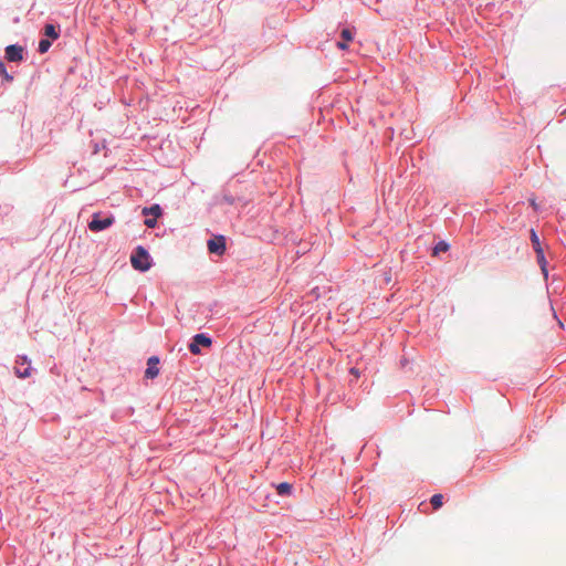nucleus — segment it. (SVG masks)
Here are the masks:
<instances>
[{"mask_svg":"<svg viewBox=\"0 0 566 566\" xmlns=\"http://www.w3.org/2000/svg\"><path fill=\"white\" fill-rule=\"evenodd\" d=\"M130 264L134 270L145 273L154 265V260L148 249L144 245H136L130 253Z\"/></svg>","mask_w":566,"mask_h":566,"instance_id":"obj_1","label":"nucleus"},{"mask_svg":"<svg viewBox=\"0 0 566 566\" xmlns=\"http://www.w3.org/2000/svg\"><path fill=\"white\" fill-rule=\"evenodd\" d=\"M530 240L532 243V248L536 254V262L541 269V272H542L545 281H547V279H548V261L545 256V252L542 247L539 235L534 228L530 229Z\"/></svg>","mask_w":566,"mask_h":566,"instance_id":"obj_2","label":"nucleus"},{"mask_svg":"<svg viewBox=\"0 0 566 566\" xmlns=\"http://www.w3.org/2000/svg\"><path fill=\"white\" fill-rule=\"evenodd\" d=\"M115 223V216L107 211H97L91 216L88 221V229L92 232H102L111 228Z\"/></svg>","mask_w":566,"mask_h":566,"instance_id":"obj_3","label":"nucleus"},{"mask_svg":"<svg viewBox=\"0 0 566 566\" xmlns=\"http://www.w3.org/2000/svg\"><path fill=\"white\" fill-rule=\"evenodd\" d=\"M213 344V338L208 333H198L195 334L189 343L188 349L192 355H201L202 348H210Z\"/></svg>","mask_w":566,"mask_h":566,"instance_id":"obj_4","label":"nucleus"},{"mask_svg":"<svg viewBox=\"0 0 566 566\" xmlns=\"http://www.w3.org/2000/svg\"><path fill=\"white\" fill-rule=\"evenodd\" d=\"M207 250L210 255L223 256L227 252V237L220 233H212L207 240Z\"/></svg>","mask_w":566,"mask_h":566,"instance_id":"obj_5","label":"nucleus"},{"mask_svg":"<svg viewBox=\"0 0 566 566\" xmlns=\"http://www.w3.org/2000/svg\"><path fill=\"white\" fill-rule=\"evenodd\" d=\"M31 359L27 355H18L14 365V375L20 379H27L32 374Z\"/></svg>","mask_w":566,"mask_h":566,"instance_id":"obj_6","label":"nucleus"},{"mask_svg":"<svg viewBox=\"0 0 566 566\" xmlns=\"http://www.w3.org/2000/svg\"><path fill=\"white\" fill-rule=\"evenodd\" d=\"M25 48L19 43L9 44L4 49V59L11 63H22L25 60Z\"/></svg>","mask_w":566,"mask_h":566,"instance_id":"obj_7","label":"nucleus"},{"mask_svg":"<svg viewBox=\"0 0 566 566\" xmlns=\"http://www.w3.org/2000/svg\"><path fill=\"white\" fill-rule=\"evenodd\" d=\"M159 365H160L159 356L153 355V356L148 357L147 367L144 373V378L150 379V380L157 378L160 374Z\"/></svg>","mask_w":566,"mask_h":566,"instance_id":"obj_8","label":"nucleus"},{"mask_svg":"<svg viewBox=\"0 0 566 566\" xmlns=\"http://www.w3.org/2000/svg\"><path fill=\"white\" fill-rule=\"evenodd\" d=\"M40 33L42 36L54 42L61 35V25L57 22H46Z\"/></svg>","mask_w":566,"mask_h":566,"instance_id":"obj_9","label":"nucleus"},{"mask_svg":"<svg viewBox=\"0 0 566 566\" xmlns=\"http://www.w3.org/2000/svg\"><path fill=\"white\" fill-rule=\"evenodd\" d=\"M272 486L275 489L276 494L281 497H289L294 493L293 484L286 481L272 483Z\"/></svg>","mask_w":566,"mask_h":566,"instance_id":"obj_10","label":"nucleus"},{"mask_svg":"<svg viewBox=\"0 0 566 566\" xmlns=\"http://www.w3.org/2000/svg\"><path fill=\"white\" fill-rule=\"evenodd\" d=\"M142 214L144 217L159 218L164 214V209L159 203H153L150 206L144 207L142 210Z\"/></svg>","mask_w":566,"mask_h":566,"instance_id":"obj_11","label":"nucleus"},{"mask_svg":"<svg viewBox=\"0 0 566 566\" xmlns=\"http://www.w3.org/2000/svg\"><path fill=\"white\" fill-rule=\"evenodd\" d=\"M450 247L451 245L449 242L440 240L433 245L432 255H439L440 253H444L450 250Z\"/></svg>","mask_w":566,"mask_h":566,"instance_id":"obj_12","label":"nucleus"},{"mask_svg":"<svg viewBox=\"0 0 566 566\" xmlns=\"http://www.w3.org/2000/svg\"><path fill=\"white\" fill-rule=\"evenodd\" d=\"M52 43H53V41L41 35V39H40L39 45H38V52L40 54L46 53L50 50V48L52 46Z\"/></svg>","mask_w":566,"mask_h":566,"instance_id":"obj_13","label":"nucleus"},{"mask_svg":"<svg viewBox=\"0 0 566 566\" xmlns=\"http://www.w3.org/2000/svg\"><path fill=\"white\" fill-rule=\"evenodd\" d=\"M0 76H2V81L6 83H11L14 78L13 75L7 71V66L1 59H0Z\"/></svg>","mask_w":566,"mask_h":566,"instance_id":"obj_14","label":"nucleus"},{"mask_svg":"<svg viewBox=\"0 0 566 566\" xmlns=\"http://www.w3.org/2000/svg\"><path fill=\"white\" fill-rule=\"evenodd\" d=\"M430 504L434 510H439L443 505V495L436 493L430 497Z\"/></svg>","mask_w":566,"mask_h":566,"instance_id":"obj_15","label":"nucleus"},{"mask_svg":"<svg viewBox=\"0 0 566 566\" xmlns=\"http://www.w3.org/2000/svg\"><path fill=\"white\" fill-rule=\"evenodd\" d=\"M355 32L349 28H344L340 32L342 40L350 42L354 40Z\"/></svg>","mask_w":566,"mask_h":566,"instance_id":"obj_16","label":"nucleus"},{"mask_svg":"<svg viewBox=\"0 0 566 566\" xmlns=\"http://www.w3.org/2000/svg\"><path fill=\"white\" fill-rule=\"evenodd\" d=\"M158 218H154V217H145V220H144V224L149 228V229H154L157 227L158 224V221H157Z\"/></svg>","mask_w":566,"mask_h":566,"instance_id":"obj_17","label":"nucleus"},{"mask_svg":"<svg viewBox=\"0 0 566 566\" xmlns=\"http://www.w3.org/2000/svg\"><path fill=\"white\" fill-rule=\"evenodd\" d=\"M222 201L229 206H232L235 203V197L231 193H224L222 196Z\"/></svg>","mask_w":566,"mask_h":566,"instance_id":"obj_18","label":"nucleus"},{"mask_svg":"<svg viewBox=\"0 0 566 566\" xmlns=\"http://www.w3.org/2000/svg\"><path fill=\"white\" fill-rule=\"evenodd\" d=\"M11 210H12V206H10V205L0 206L1 214H8Z\"/></svg>","mask_w":566,"mask_h":566,"instance_id":"obj_19","label":"nucleus"},{"mask_svg":"<svg viewBox=\"0 0 566 566\" xmlns=\"http://www.w3.org/2000/svg\"><path fill=\"white\" fill-rule=\"evenodd\" d=\"M349 374L353 375L356 379L359 378V376H360V371L356 367H350L349 368Z\"/></svg>","mask_w":566,"mask_h":566,"instance_id":"obj_20","label":"nucleus"},{"mask_svg":"<svg viewBox=\"0 0 566 566\" xmlns=\"http://www.w3.org/2000/svg\"><path fill=\"white\" fill-rule=\"evenodd\" d=\"M337 46L340 49V50H346L348 48V42L342 40L339 42H337Z\"/></svg>","mask_w":566,"mask_h":566,"instance_id":"obj_21","label":"nucleus"},{"mask_svg":"<svg viewBox=\"0 0 566 566\" xmlns=\"http://www.w3.org/2000/svg\"><path fill=\"white\" fill-rule=\"evenodd\" d=\"M551 307H552V311H553V315H554V317H555V318L557 319V322H558V325H559L560 327H564V324H563V322L558 318V316H557V314H556V312H555L554 307H553V306H551Z\"/></svg>","mask_w":566,"mask_h":566,"instance_id":"obj_22","label":"nucleus"},{"mask_svg":"<svg viewBox=\"0 0 566 566\" xmlns=\"http://www.w3.org/2000/svg\"><path fill=\"white\" fill-rule=\"evenodd\" d=\"M530 203H531V206H532V207H534L535 209H537V205H536V202H535V200H534V199H533V200H530Z\"/></svg>","mask_w":566,"mask_h":566,"instance_id":"obj_23","label":"nucleus"},{"mask_svg":"<svg viewBox=\"0 0 566 566\" xmlns=\"http://www.w3.org/2000/svg\"><path fill=\"white\" fill-rule=\"evenodd\" d=\"M400 363L403 366L407 363V360L406 359H401Z\"/></svg>","mask_w":566,"mask_h":566,"instance_id":"obj_24","label":"nucleus"}]
</instances>
